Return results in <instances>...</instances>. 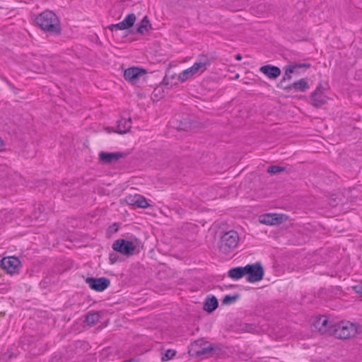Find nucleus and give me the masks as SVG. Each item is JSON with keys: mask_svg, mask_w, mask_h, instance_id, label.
Instances as JSON below:
<instances>
[{"mask_svg": "<svg viewBox=\"0 0 362 362\" xmlns=\"http://www.w3.org/2000/svg\"><path fill=\"white\" fill-rule=\"evenodd\" d=\"M216 346L214 344L198 339L191 344L189 354L192 357L208 358L214 356Z\"/></svg>", "mask_w": 362, "mask_h": 362, "instance_id": "3", "label": "nucleus"}, {"mask_svg": "<svg viewBox=\"0 0 362 362\" xmlns=\"http://www.w3.org/2000/svg\"><path fill=\"white\" fill-rule=\"evenodd\" d=\"M0 262L1 266L11 274H18L21 268V262L16 257H4Z\"/></svg>", "mask_w": 362, "mask_h": 362, "instance_id": "6", "label": "nucleus"}, {"mask_svg": "<svg viewBox=\"0 0 362 362\" xmlns=\"http://www.w3.org/2000/svg\"><path fill=\"white\" fill-rule=\"evenodd\" d=\"M86 282L88 284L89 287L96 291H103L110 284V281L106 277L93 278L88 277Z\"/></svg>", "mask_w": 362, "mask_h": 362, "instance_id": "8", "label": "nucleus"}, {"mask_svg": "<svg viewBox=\"0 0 362 362\" xmlns=\"http://www.w3.org/2000/svg\"><path fill=\"white\" fill-rule=\"evenodd\" d=\"M235 59H236L237 60H241V59H242V56H241L240 54H237V55L235 56Z\"/></svg>", "mask_w": 362, "mask_h": 362, "instance_id": "32", "label": "nucleus"}, {"mask_svg": "<svg viewBox=\"0 0 362 362\" xmlns=\"http://www.w3.org/2000/svg\"><path fill=\"white\" fill-rule=\"evenodd\" d=\"M240 297L239 294H235L233 296L226 295L223 297L222 300V303L224 305H229L234 302H235Z\"/></svg>", "mask_w": 362, "mask_h": 362, "instance_id": "26", "label": "nucleus"}, {"mask_svg": "<svg viewBox=\"0 0 362 362\" xmlns=\"http://www.w3.org/2000/svg\"><path fill=\"white\" fill-rule=\"evenodd\" d=\"M358 333V325L349 321H341L332 325V334L338 339H348L356 337Z\"/></svg>", "mask_w": 362, "mask_h": 362, "instance_id": "2", "label": "nucleus"}, {"mask_svg": "<svg viewBox=\"0 0 362 362\" xmlns=\"http://www.w3.org/2000/svg\"><path fill=\"white\" fill-rule=\"evenodd\" d=\"M124 362H134V360L133 359H129V360H127Z\"/></svg>", "mask_w": 362, "mask_h": 362, "instance_id": "33", "label": "nucleus"}, {"mask_svg": "<svg viewBox=\"0 0 362 362\" xmlns=\"http://www.w3.org/2000/svg\"><path fill=\"white\" fill-rule=\"evenodd\" d=\"M210 65V60L209 59L207 56H201L199 57L198 60L194 62V64L189 67L190 71L192 72L193 75L197 73H203L206 70L208 66Z\"/></svg>", "mask_w": 362, "mask_h": 362, "instance_id": "13", "label": "nucleus"}, {"mask_svg": "<svg viewBox=\"0 0 362 362\" xmlns=\"http://www.w3.org/2000/svg\"><path fill=\"white\" fill-rule=\"evenodd\" d=\"M193 75L192 72L190 71V69L188 68L184 71H182L178 76V79L181 82H185L189 78H190Z\"/></svg>", "mask_w": 362, "mask_h": 362, "instance_id": "25", "label": "nucleus"}, {"mask_svg": "<svg viewBox=\"0 0 362 362\" xmlns=\"http://www.w3.org/2000/svg\"><path fill=\"white\" fill-rule=\"evenodd\" d=\"M145 74L146 71L143 69L131 67L124 71V76L127 81L135 84Z\"/></svg>", "mask_w": 362, "mask_h": 362, "instance_id": "10", "label": "nucleus"}, {"mask_svg": "<svg viewBox=\"0 0 362 362\" xmlns=\"http://www.w3.org/2000/svg\"><path fill=\"white\" fill-rule=\"evenodd\" d=\"M238 233L233 230H229L221 237L218 247L223 254H229L238 246Z\"/></svg>", "mask_w": 362, "mask_h": 362, "instance_id": "4", "label": "nucleus"}, {"mask_svg": "<svg viewBox=\"0 0 362 362\" xmlns=\"http://www.w3.org/2000/svg\"><path fill=\"white\" fill-rule=\"evenodd\" d=\"M264 271L260 262H256L245 266L246 281L250 283H255L263 279Z\"/></svg>", "mask_w": 362, "mask_h": 362, "instance_id": "5", "label": "nucleus"}, {"mask_svg": "<svg viewBox=\"0 0 362 362\" xmlns=\"http://www.w3.org/2000/svg\"><path fill=\"white\" fill-rule=\"evenodd\" d=\"M283 217L276 214H268L260 216L259 221L267 225H277L281 223Z\"/></svg>", "mask_w": 362, "mask_h": 362, "instance_id": "19", "label": "nucleus"}, {"mask_svg": "<svg viewBox=\"0 0 362 362\" xmlns=\"http://www.w3.org/2000/svg\"><path fill=\"white\" fill-rule=\"evenodd\" d=\"M312 105L315 107H320L326 103L327 97L324 93V90L321 85H319L315 91L310 95Z\"/></svg>", "mask_w": 362, "mask_h": 362, "instance_id": "11", "label": "nucleus"}, {"mask_svg": "<svg viewBox=\"0 0 362 362\" xmlns=\"http://www.w3.org/2000/svg\"><path fill=\"white\" fill-rule=\"evenodd\" d=\"M326 316H320L314 322V326L322 333L332 334V325H334Z\"/></svg>", "mask_w": 362, "mask_h": 362, "instance_id": "12", "label": "nucleus"}, {"mask_svg": "<svg viewBox=\"0 0 362 362\" xmlns=\"http://www.w3.org/2000/svg\"><path fill=\"white\" fill-rule=\"evenodd\" d=\"M228 275L233 279H240L245 275V266L232 268L228 271Z\"/></svg>", "mask_w": 362, "mask_h": 362, "instance_id": "22", "label": "nucleus"}, {"mask_svg": "<svg viewBox=\"0 0 362 362\" xmlns=\"http://www.w3.org/2000/svg\"><path fill=\"white\" fill-rule=\"evenodd\" d=\"M286 170L284 167L279 165H271L267 168V172L270 174H277Z\"/></svg>", "mask_w": 362, "mask_h": 362, "instance_id": "27", "label": "nucleus"}, {"mask_svg": "<svg viewBox=\"0 0 362 362\" xmlns=\"http://www.w3.org/2000/svg\"><path fill=\"white\" fill-rule=\"evenodd\" d=\"M37 25L45 33L59 35L62 32L61 23L57 16L52 11H45L35 18Z\"/></svg>", "mask_w": 362, "mask_h": 362, "instance_id": "1", "label": "nucleus"}, {"mask_svg": "<svg viewBox=\"0 0 362 362\" xmlns=\"http://www.w3.org/2000/svg\"><path fill=\"white\" fill-rule=\"evenodd\" d=\"M124 154L120 152H105L101 151L99 153L100 160L105 164H110L112 162L118 160L119 158H123Z\"/></svg>", "mask_w": 362, "mask_h": 362, "instance_id": "15", "label": "nucleus"}, {"mask_svg": "<svg viewBox=\"0 0 362 362\" xmlns=\"http://www.w3.org/2000/svg\"><path fill=\"white\" fill-rule=\"evenodd\" d=\"M218 305V303L217 298L215 296H211L206 299L204 304V309L208 313H211L216 309Z\"/></svg>", "mask_w": 362, "mask_h": 362, "instance_id": "21", "label": "nucleus"}, {"mask_svg": "<svg viewBox=\"0 0 362 362\" xmlns=\"http://www.w3.org/2000/svg\"><path fill=\"white\" fill-rule=\"evenodd\" d=\"M127 202L129 205L136 206L139 208L146 209L149 206L146 198L140 194H135L134 196H130L127 199Z\"/></svg>", "mask_w": 362, "mask_h": 362, "instance_id": "18", "label": "nucleus"}, {"mask_svg": "<svg viewBox=\"0 0 362 362\" xmlns=\"http://www.w3.org/2000/svg\"><path fill=\"white\" fill-rule=\"evenodd\" d=\"M4 146V141L0 138V151L3 150Z\"/></svg>", "mask_w": 362, "mask_h": 362, "instance_id": "31", "label": "nucleus"}, {"mask_svg": "<svg viewBox=\"0 0 362 362\" xmlns=\"http://www.w3.org/2000/svg\"><path fill=\"white\" fill-rule=\"evenodd\" d=\"M132 127V119H121L117 121L116 132L119 134H125L129 131Z\"/></svg>", "mask_w": 362, "mask_h": 362, "instance_id": "20", "label": "nucleus"}, {"mask_svg": "<svg viewBox=\"0 0 362 362\" xmlns=\"http://www.w3.org/2000/svg\"><path fill=\"white\" fill-rule=\"evenodd\" d=\"M109 260L111 264H115L119 260V256L115 252H111L109 255Z\"/></svg>", "mask_w": 362, "mask_h": 362, "instance_id": "29", "label": "nucleus"}, {"mask_svg": "<svg viewBox=\"0 0 362 362\" xmlns=\"http://www.w3.org/2000/svg\"><path fill=\"white\" fill-rule=\"evenodd\" d=\"M112 249L125 255H130L134 253L136 250L134 244L124 239H119L115 240L112 244Z\"/></svg>", "mask_w": 362, "mask_h": 362, "instance_id": "7", "label": "nucleus"}, {"mask_svg": "<svg viewBox=\"0 0 362 362\" xmlns=\"http://www.w3.org/2000/svg\"><path fill=\"white\" fill-rule=\"evenodd\" d=\"M176 351L174 349H168L165 352L164 356L162 357V361H168L172 359L176 355Z\"/></svg>", "mask_w": 362, "mask_h": 362, "instance_id": "28", "label": "nucleus"}, {"mask_svg": "<svg viewBox=\"0 0 362 362\" xmlns=\"http://www.w3.org/2000/svg\"><path fill=\"white\" fill-rule=\"evenodd\" d=\"M100 319V315L99 312H93L89 313L86 317V322L90 325L93 326L95 325Z\"/></svg>", "mask_w": 362, "mask_h": 362, "instance_id": "24", "label": "nucleus"}, {"mask_svg": "<svg viewBox=\"0 0 362 362\" xmlns=\"http://www.w3.org/2000/svg\"><path fill=\"white\" fill-rule=\"evenodd\" d=\"M309 88L310 86L305 78H300L293 83L282 86V89L286 92H290L292 89H294L297 92H305L309 89Z\"/></svg>", "mask_w": 362, "mask_h": 362, "instance_id": "14", "label": "nucleus"}, {"mask_svg": "<svg viewBox=\"0 0 362 362\" xmlns=\"http://www.w3.org/2000/svg\"><path fill=\"white\" fill-rule=\"evenodd\" d=\"M310 64L308 63H298L293 64H288L284 66V74L279 84V86L282 88V86H285L284 83L286 81L291 79V74L294 73L297 69L301 68H309Z\"/></svg>", "mask_w": 362, "mask_h": 362, "instance_id": "9", "label": "nucleus"}, {"mask_svg": "<svg viewBox=\"0 0 362 362\" xmlns=\"http://www.w3.org/2000/svg\"><path fill=\"white\" fill-rule=\"evenodd\" d=\"M136 21V16L134 13L128 14L124 19L117 23L113 24L110 26V29L112 30L114 28L117 30H126L131 28Z\"/></svg>", "mask_w": 362, "mask_h": 362, "instance_id": "16", "label": "nucleus"}, {"mask_svg": "<svg viewBox=\"0 0 362 362\" xmlns=\"http://www.w3.org/2000/svg\"><path fill=\"white\" fill-rule=\"evenodd\" d=\"M356 293L362 295V282L354 286Z\"/></svg>", "mask_w": 362, "mask_h": 362, "instance_id": "30", "label": "nucleus"}, {"mask_svg": "<svg viewBox=\"0 0 362 362\" xmlns=\"http://www.w3.org/2000/svg\"><path fill=\"white\" fill-rule=\"evenodd\" d=\"M259 71L272 80L276 79L281 74V69L278 66L273 65L262 66L260 67Z\"/></svg>", "mask_w": 362, "mask_h": 362, "instance_id": "17", "label": "nucleus"}, {"mask_svg": "<svg viewBox=\"0 0 362 362\" xmlns=\"http://www.w3.org/2000/svg\"><path fill=\"white\" fill-rule=\"evenodd\" d=\"M151 29V24L150 23L148 17L145 16L140 24L139 25L136 32L139 34H144Z\"/></svg>", "mask_w": 362, "mask_h": 362, "instance_id": "23", "label": "nucleus"}]
</instances>
